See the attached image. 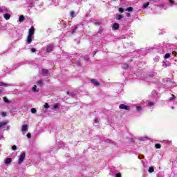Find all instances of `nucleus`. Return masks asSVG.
Returning <instances> with one entry per match:
<instances>
[{
  "mask_svg": "<svg viewBox=\"0 0 177 177\" xmlns=\"http://www.w3.org/2000/svg\"><path fill=\"white\" fill-rule=\"evenodd\" d=\"M24 160H26V153L25 152H22L21 153L19 157V161H18V164H23V162L24 161Z\"/></svg>",
  "mask_w": 177,
  "mask_h": 177,
  "instance_id": "obj_1",
  "label": "nucleus"
},
{
  "mask_svg": "<svg viewBox=\"0 0 177 177\" xmlns=\"http://www.w3.org/2000/svg\"><path fill=\"white\" fill-rule=\"evenodd\" d=\"M165 48H167V44H162V46L159 45L158 46V50H159V53H160V55H163V53H165L164 49H165Z\"/></svg>",
  "mask_w": 177,
  "mask_h": 177,
  "instance_id": "obj_2",
  "label": "nucleus"
},
{
  "mask_svg": "<svg viewBox=\"0 0 177 177\" xmlns=\"http://www.w3.org/2000/svg\"><path fill=\"white\" fill-rule=\"evenodd\" d=\"M119 109H120V110H128V111H130V110H131V107H130V106H127V105H125V104H120V105L119 106Z\"/></svg>",
  "mask_w": 177,
  "mask_h": 177,
  "instance_id": "obj_3",
  "label": "nucleus"
},
{
  "mask_svg": "<svg viewBox=\"0 0 177 177\" xmlns=\"http://www.w3.org/2000/svg\"><path fill=\"white\" fill-rule=\"evenodd\" d=\"M35 33V30L34 29V26H32L29 29L28 35L32 36Z\"/></svg>",
  "mask_w": 177,
  "mask_h": 177,
  "instance_id": "obj_4",
  "label": "nucleus"
},
{
  "mask_svg": "<svg viewBox=\"0 0 177 177\" xmlns=\"http://www.w3.org/2000/svg\"><path fill=\"white\" fill-rule=\"evenodd\" d=\"M156 75V73L151 72L147 75V76L145 78H153Z\"/></svg>",
  "mask_w": 177,
  "mask_h": 177,
  "instance_id": "obj_5",
  "label": "nucleus"
},
{
  "mask_svg": "<svg viewBox=\"0 0 177 177\" xmlns=\"http://www.w3.org/2000/svg\"><path fill=\"white\" fill-rule=\"evenodd\" d=\"M52 50H53V45L50 44V45L47 46L46 51L47 52H52Z\"/></svg>",
  "mask_w": 177,
  "mask_h": 177,
  "instance_id": "obj_6",
  "label": "nucleus"
},
{
  "mask_svg": "<svg viewBox=\"0 0 177 177\" xmlns=\"http://www.w3.org/2000/svg\"><path fill=\"white\" fill-rule=\"evenodd\" d=\"M91 82L93 85H95V86H99V85H100V84L99 83V82H97V80H95V79H92L91 80Z\"/></svg>",
  "mask_w": 177,
  "mask_h": 177,
  "instance_id": "obj_7",
  "label": "nucleus"
},
{
  "mask_svg": "<svg viewBox=\"0 0 177 177\" xmlns=\"http://www.w3.org/2000/svg\"><path fill=\"white\" fill-rule=\"evenodd\" d=\"M28 129V125H27V124H24V125L22 126V128H21L22 132H26V131H27Z\"/></svg>",
  "mask_w": 177,
  "mask_h": 177,
  "instance_id": "obj_8",
  "label": "nucleus"
},
{
  "mask_svg": "<svg viewBox=\"0 0 177 177\" xmlns=\"http://www.w3.org/2000/svg\"><path fill=\"white\" fill-rule=\"evenodd\" d=\"M27 42H28V44H31V42H32V36L29 35H28Z\"/></svg>",
  "mask_w": 177,
  "mask_h": 177,
  "instance_id": "obj_9",
  "label": "nucleus"
},
{
  "mask_svg": "<svg viewBox=\"0 0 177 177\" xmlns=\"http://www.w3.org/2000/svg\"><path fill=\"white\" fill-rule=\"evenodd\" d=\"M162 66V67H164L165 68H167V67H169L170 64H169V63H167V62L163 61Z\"/></svg>",
  "mask_w": 177,
  "mask_h": 177,
  "instance_id": "obj_10",
  "label": "nucleus"
},
{
  "mask_svg": "<svg viewBox=\"0 0 177 177\" xmlns=\"http://www.w3.org/2000/svg\"><path fill=\"white\" fill-rule=\"evenodd\" d=\"M41 74H42L43 75H48V74H49V71L47 70V69H43V70L41 71Z\"/></svg>",
  "mask_w": 177,
  "mask_h": 177,
  "instance_id": "obj_11",
  "label": "nucleus"
},
{
  "mask_svg": "<svg viewBox=\"0 0 177 177\" xmlns=\"http://www.w3.org/2000/svg\"><path fill=\"white\" fill-rule=\"evenodd\" d=\"M10 162H12V158H8L5 161L6 165H9V164H10Z\"/></svg>",
  "mask_w": 177,
  "mask_h": 177,
  "instance_id": "obj_12",
  "label": "nucleus"
},
{
  "mask_svg": "<svg viewBox=\"0 0 177 177\" xmlns=\"http://www.w3.org/2000/svg\"><path fill=\"white\" fill-rule=\"evenodd\" d=\"M120 28V25L117 23H115L113 26V30H118Z\"/></svg>",
  "mask_w": 177,
  "mask_h": 177,
  "instance_id": "obj_13",
  "label": "nucleus"
},
{
  "mask_svg": "<svg viewBox=\"0 0 177 177\" xmlns=\"http://www.w3.org/2000/svg\"><path fill=\"white\" fill-rule=\"evenodd\" d=\"M0 86H12V84H9L5 82H0Z\"/></svg>",
  "mask_w": 177,
  "mask_h": 177,
  "instance_id": "obj_14",
  "label": "nucleus"
},
{
  "mask_svg": "<svg viewBox=\"0 0 177 177\" xmlns=\"http://www.w3.org/2000/svg\"><path fill=\"white\" fill-rule=\"evenodd\" d=\"M93 125L95 127H99V120L97 118L94 120Z\"/></svg>",
  "mask_w": 177,
  "mask_h": 177,
  "instance_id": "obj_15",
  "label": "nucleus"
},
{
  "mask_svg": "<svg viewBox=\"0 0 177 177\" xmlns=\"http://www.w3.org/2000/svg\"><path fill=\"white\" fill-rule=\"evenodd\" d=\"M71 17L73 19V17H77V13L74 11H71Z\"/></svg>",
  "mask_w": 177,
  "mask_h": 177,
  "instance_id": "obj_16",
  "label": "nucleus"
},
{
  "mask_svg": "<svg viewBox=\"0 0 177 177\" xmlns=\"http://www.w3.org/2000/svg\"><path fill=\"white\" fill-rule=\"evenodd\" d=\"M5 125H8V122H0V129H1V128H2L3 127H5Z\"/></svg>",
  "mask_w": 177,
  "mask_h": 177,
  "instance_id": "obj_17",
  "label": "nucleus"
},
{
  "mask_svg": "<svg viewBox=\"0 0 177 177\" xmlns=\"http://www.w3.org/2000/svg\"><path fill=\"white\" fill-rule=\"evenodd\" d=\"M153 62H155V63H158V62H160V56H156L153 58Z\"/></svg>",
  "mask_w": 177,
  "mask_h": 177,
  "instance_id": "obj_18",
  "label": "nucleus"
},
{
  "mask_svg": "<svg viewBox=\"0 0 177 177\" xmlns=\"http://www.w3.org/2000/svg\"><path fill=\"white\" fill-rule=\"evenodd\" d=\"M67 95H70V96H71V97H74V96H75V95H77L74 92H66Z\"/></svg>",
  "mask_w": 177,
  "mask_h": 177,
  "instance_id": "obj_19",
  "label": "nucleus"
},
{
  "mask_svg": "<svg viewBox=\"0 0 177 177\" xmlns=\"http://www.w3.org/2000/svg\"><path fill=\"white\" fill-rule=\"evenodd\" d=\"M3 17H4V19H6V20H9V19H10V15L8 13L4 14Z\"/></svg>",
  "mask_w": 177,
  "mask_h": 177,
  "instance_id": "obj_20",
  "label": "nucleus"
},
{
  "mask_svg": "<svg viewBox=\"0 0 177 177\" xmlns=\"http://www.w3.org/2000/svg\"><path fill=\"white\" fill-rule=\"evenodd\" d=\"M3 99L4 103H6L7 104H9V103H10V101L9 100H8V97H3Z\"/></svg>",
  "mask_w": 177,
  "mask_h": 177,
  "instance_id": "obj_21",
  "label": "nucleus"
},
{
  "mask_svg": "<svg viewBox=\"0 0 177 177\" xmlns=\"http://www.w3.org/2000/svg\"><path fill=\"white\" fill-rule=\"evenodd\" d=\"M78 27H80V25H77V26L72 30L71 34H74V32H75V31H77V30L78 29Z\"/></svg>",
  "mask_w": 177,
  "mask_h": 177,
  "instance_id": "obj_22",
  "label": "nucleus"
},
{
  "mask_svg": "<svg viewBox=\"0 0 177 177\" xmlns=\"http://www.w3.org/2000/svg\"><path fill=\"white\" fill-rule=\"evenodd\" d=\"M148 172L149 174H153V172H154V167H150L149 169H148Z\"/></svg>",
  "mask_w": 177,
  "mask_h": 177,
  "instance_id": "obj_23",
  "label": "nucleus"
},
{
  "mask_svg": "<svg viewBox=\"0 0 177 177\" xmlns=\"http://www.w3.org/2000/svg\"><path fill=\"white\" fill-rule=\"evenodd\" d=\"M149 5H150V2H147V3H144V5L142 6V9H146V8H147L149 6Z\"/></svg>",
  "mask_w": 177,
  "mask_h": 177,
  "instance_id": "obj_24",
  "label": "nucleus"
},
{
  "mask_svg": "<svg viewBox=\"0 0 177 177\" xmlns=\"http://www.w3.org/2000/svg\"><path fill=\"white\" fill-rule=\"evenodd\" d=\"M94 24H95V26H100V24H102V22H101L100 21H99V20H95V21H94Z\"/></svg>",
  "mask_w": 177,
  "mask_h": 177,
  "instance_id": "obj_25",
  "label": "nucleus"
},
{
  "mask_svg": "<svg viewBox=\"0 0 177 177\" xmlns=\"http://www.w3.org/2000/svg\"><path fill=\"white\" fill-rule=\"evenodd\" d=\"M171 57V53H166L164 56V59H169Z\"/></svg>",
  "mask_w": 177,
  "mask_h": 177,
  "instance_id": "obj_26",
  "label": "nucleus"
},
{
  "mask_svg": "<svg viewBox=\"0 0 177 177\" xmlns=\"http://www.w3.org/2000/svg\"><path fill=\"white\" fill-rule=\"evenodd\" d=\"M42 84H44V81H43V80H40V81H38V82H37V85L38 86H42Z\"/></svg>",
  "mask_w": 177,
  "mask_h": 177,
  "instance_id": "obj_27",
  "label": "nucleus"
},
{
  "mask_svg": "<svg viewBox=\"0 0 177 177\" xmlns=\"http://www.w3.org/2000/svg\"><path fill=\"white\" fill-rule=\"evenodd\" d=\"M3 12H8V8H0V13H2Z\"/></svg>",
  "mask_w": 177,
  "mask_h": 177,
  "instance_id": "obj_28",
  "label": "nucleus"
},
{
  "mask_svg": "<svg viewBox=\"0 0 177 177\" xmlns=\"http://www.w3.org/2000/svg\"><path fill=\"white\" fill-rule=\"evenodd\" d=\"M19 21L20 23L24 21V16L21 15V16L19 17Z\"/></svg>",
  "mask_w": 177,
  "mask_h": 177,
  "instance_id": "obj_29",
  "label": "nucleus"
},
{
  "mask_svg": "<svg viewBox=\"0 0 177 177\" xmlns=\"http://www.w3.org/2000/svg\"><path fill=\"white\" fill-rule=\"evenodd\" d=\"M126 12H133V8L132 7H129L125 10Z\"/></svg>",
  "mask_w": 177,
  "mask_h": 177,
  "instance_id": "obj_30",
  "label": "nucleus"
},
{
  "mask_svg": "<svg viewBox=\"0 0 177 177\" xmlns=\"http://www.w3.org/2000/svg\"><path fill=\"white\" fill-rule=\"evenodd\" d=\"M148 106H149V107H151V108L153 107V106H154V102L149 101Z\"/></svg>",
  "mask_w": 177,
  "mask_h": 177,
  "instance_id": "obj_31",
  "label": "nucleus"
},
{
  "mask_svg": "<svg viewBox=\"0 0 177 177\" xmlns=\"http://www.w3.org/2000/svg\"><path fill=\"white\" fill-rule=\"evenodd\" d=\"M57 109H59V104H54L53 106V110H57Z\"/></svg>",
  "mask_w": 177,
  "mask_h": 177,
  "instance_id": "obj_32",
  "label": "nucleus"
},
{
  "mask_svg": "<svg viewBox=\"0 0 177 177\" xmlns=\"http://www.w3.org/2000/svg\"><path fill=\"white\" fill-rule=\"evenodd\" d=\"M175 99H176V97L174 94H172L171 97L169 98V101L172 102V100H175Z\"/></svg>",
  "mask_w": 177,
  "mask_h": 177,
  "instance_id": "obj_33",
  "label": "nucleus"
},
{
  "mask_svg": "<svg viewBox=\"0 0 177 177\" xmlns=\"http://www.w3.org/2000/svg\"><path fill=\"white\" fill-rule=\"evenodd\" d=\"M122 67L124 70H128V68H129V65L124 64Z\"/></svg>",
  "mask_w": 177,
  "mask_h": 177,
  "instance_id": "obj_34",
  "label": "nucleus"
},
{
  "mask_svg": "<svg viewBox=\"0 0 177 177\" xmlns=\"http://www.w3.org/2000/svg\"><path fill=\"white\" fill-rule=\"evenodd\" d=\"M32 91H33V92H38V90H37V85H35L32 87Z\"/></svg>",
  "mask_w": 177,
  "mask_h": 177,
  "instance_id": "obj_35",
  "label": "nucleus"
},
{
  "mask_svg": "<svg viewBox=\"0 0 177 177\" xmlns=\"http://www.w3.org/2000/svg\"><path fill=\"white\" fill-rule=\"evenodd\" d=\"M31 113H32V114H35V113H37V109H35V108H32Z\"/></svg>",
  "mask_w": 177,
  "mask_h": 177,
  "instance_id": "obj_36",
  "label": "nucleus"
},
{
  "mask_svg": "<svg viewBox=\"0 0 177 177\" xmlns=\"http://www.w3.org/2000/svg\"><path fill=\"white\" fill-rule=\"evenodd\" d=\"M136 110L137 111H142V106H136Z\"/></svg>",
  "mask_w": 177,
  "mask_h": 177,
  "instance_id": "obj_37",
  "label": "nucleus"
},
{
  "mask_svg": "<svg viewBox=\"0 0 177 177\" xmlns=\"http://www.w3.org/2000/svg\"><path fill=\"white\" fill-rule=\"evenodd\" d=\"M155 147H156V149H161V145H160V144H156V145H155Z\"/></svg>",
  "mask_w": 177,
  "mask_h": 177,
  "instance_id": "obj_38",
  "label": "nucleus"
},
{
  "mask_svg": "<svg viewBox=\"0 0 177 177\" xmlns=\"http://www.w3.org/2000/svg\"><path fill=\"white\" fill-rule=\"evenodd\" d=\"M44 108H45V109H49V104L45 103V104H44Z\"/></svg>",
  "mask_w": 177,
  "mask_h": 177,
  "instance_id": "obj_39",
  "label": "nucleus"
},
{
  "mask_svg": "<svg viewBox=\"0 0 177 177\" xmlns=\"http://www.w3.org/2000/svg\"><path fill=\"white\" fill-rule=\"evenodd\" d=\"M12 150H17V147L16 146V145H13L12 147Z\"/></svg>",
  "mask_w": 177,
  "mask_h": 177,
  "instance_id": "obj_40",
  "label": "nucleus"
},
{
  "mask_svg": "<svg viewBox=\"0 0 177 177\" xmlns=\"http://www.w3.org/2000/svg\"><path fill=\"white\" fill-rule=\"evenodd\" d=\"M82 0H75V2L77 5H80V3H81Z\"/></svg>",
  "mask_w": 177,
  "mask_h": 177,
  "instance_id": "obj_41",
  "label": "nucleus"
},
{
  "mask_svg": "<svg viewBox=\"0 0 177 177\" xmlns=\"http://www.w3.org/2000/svg\"><path fill=\"white\" fill-rule=\"evenodd\" d=\"M119 12H120V13H124V8H119Z\"/></svg>",
  "mask_w": 177,
  "mask_h": 177,
  "instance_id": "obj_42",
  "label": "nucleus"
},
{
  "mask_svg": "<svg viewBox=\"0 0 177 177\" xmlns=\"http://www.w3.org/2000/svg\"><path fill=\"white\" fill-rule=\"evenodd\" d=\"M122 18V15H118L116 19L117 20H121Z\"/></svg>",
  "mask_w": 177,
  "mask_h": 177,
  "instance_id": "obj_43",
  "label": "nucleus"
},
{
  "mask_svg": "<svg viewBox=\"0 0 177 177\" xmlns=\"http://www.w3.org/2000/svg\"><path fill=\"white\" fill-rule=\"evenodd\" d=\"M31 52L34 53L35 52H37V49L35 48H31Z\"/></svg>",
  "mask_w": 177,
  "mask_h": 177,
  "instance_id": "obj_44",
  "label": "nucleus"
},
{
  "mask_svg": "<svg viewBox=\"0 0 177 177\" xmlns=\"http://www.w3.org/2000/svg\"><path fill=\"white\" fill-rule=\"evenodd\" d=\"M169 3H171V5H174L175 3V1L174 0H169Z\"/></svg>",
  "mask_w": 177,
  "mask_h": 177,
  "instance_id": "obj_45",
  "label": "nucleus"
},
{
  "mask_svg": "<svg viewBox=\"0 0 177 177\" xmlns=\"http://www.w3.org/2000/svg\"><path fill=\"white\" fill-rule=\"evenodd\" d=\"M27 138H28V139H31V133H28Z\"/></svg>",
  "mask_w": 177,
  "mask_h": 177,
  "instance_id": "obj_46",
  "label": "nucleus"
},
{
  "mask_svg": "<svg viewBox=\"0 0 177 177\" xmlns=\"http://www.w3.org/2000/svg\"><path fill=\"white\" fill-rule=\"evenodd\" d=\"M1 139H3V134L0 133V140H1Z\"/></svg>",
  "mask_w": 177,
  "mask_h": 177,
  "instance_id": "obj_47",
  "label": "nucleus"
},
{
  "mask_svg": "<svg viewBox=\"0 0 177 177\" xmlns=\"http://www.w3.org/2000/svg\"><path fill=\"white\" fill-rule=\"evenodd\" d=\"M115 177H121V174L117 173Z\"/></svg>",
  "mask_w": 177,
  "mask_h": 177,
  "instance_id": "obj_48",
  "label": "nucleus"
},
{
  "mask_svg": "<svg viewBox=\"0 0 177 177\" xmlns=\"http://www.w3.org/2000/svg\"><path fill=\"white\" fill-rule=\"evenodd\" d=\"M85 60H89V57L88 55L84 57Z\"/></svg>",
  "mask_w": 177,
  "mask_h": 177,
  "instance_id": "obj_49",
  "label": "nucleus"
},
{
  "mask_svg": "<svg viewBox=\"0 0 177 177\" xmlns=\"http://www.w3.org/2000/svg\"><path fill=\"white\" fill-rule=\"evenodd\" d=\"M131 16V14L127 13V17H129Z\"/></svg>",
  "mask_w": 177,
  "mask_h": 177,
  "instance_id": "obj_50",
  "label": "nucleus"
},
{
  "mask_svg": "<svg viewBox=\"0 0 177 177\" xmlns=\"http://www.w3.org/2000/svg\"><path fill=\"white\" fill-rule=\"evenodd\" d=\"M2 147V145L0 144V149ZM0 154H1V149H0Z\"/></svg>",
  "mask_w": 177,
  "mask_h": 177,
  "instance_id": "obj_51",
  "label": "nucleus"
},
{
  "mask_svg": "<svg viewBox=\"0 0 177 177\" xmlns=\"http://www.w3.org/2000/svg\"><path fill=\"white\" fill-rule=\"evenodd\" d=\"M59 147H63V144H61V145L59 146Z\"/></svg>",
  "mask_w": 177,
  "mask_h": 177,
  "instance_id": "obj_52",
  "label": "nucleus"
},
{
  "mask_svg": "<svg viewBox=\"0 0 177 177\" xmlns=\"http://www.w3.org/2000/svg\"><path fill=\"white\" fill-rule=\"evenodd\" d=\"M82 26H84V24L82 23L80 24Z\"/></svg>",
  "mask_w": 177,
  "mask_h": 177,
  "instance_id": "obj_53",
  "label": "nucleus"
},
{
  "mask_svg": "<svg viewBox=\"0 0 177 177\" xmlns=\"http://www.w3.org/2000/svg\"><path fill=\"white\" fill-rule=\"evenodd\" d=\"M3 115L5 117V113H3Z\"/></svg>",
  "mask_w": 177,
  "mask_h": 177,
  "instance_id": "obj_54",
  "label": "nucleus"
},
{
  "mask_svg": "<svg viewBox=\"0 0 177 177\" xmlns=\"http://www.w3.org/2000/svg\"><path fill=\"white\" fill-rule=\"evenodd\" d=\"M98 32H102V30H99Z\"/></svg>",
  "mask_w": 177,
  "mask_h": 177,
  "instance_id": "obj_55",
  "label": "nucleus"
},
{
  "mask_svg": "<svg viewBox=\"0 0 177 177\" xmlns=\"http://www.w3.org/2000/svg\"><path fill=\"white\" fill-rule=\"evenodd\" d=\"M172 110H174V106H171Z\"/></svg>",
  "mask_w": 177,
  "mask_h": 177,
  "instance_id": "obj_56",
  "label": "nucleus"
},
{
  "mask_svg": "<svg viewBox=\"0 0 177 177\" xmlns=\"http://www.w3.org/2000/svg\"><path fill=\"white\" fill-rule=\"evenodd\" d=\"M2 92V90H0V93Z\"/></svg>",
  "mask_w": 177,
  "mask_h": 177,
  "instance_id": "obj_57",
  "label": "nucleus"
}]
</instances>
